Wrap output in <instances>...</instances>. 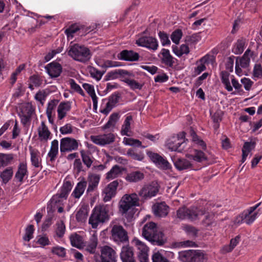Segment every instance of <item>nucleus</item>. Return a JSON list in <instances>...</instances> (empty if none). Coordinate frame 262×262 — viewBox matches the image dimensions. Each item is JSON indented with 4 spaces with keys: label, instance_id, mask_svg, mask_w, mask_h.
<instances>
[{
    "label": "nucleus",
    "instance_id": "nucleus-1",
    "mask_svg": "<svg viewBox=\"0 0 262 262\" xmlns=\"http://www.w3.org/2000/svg\"><path fill=\"white\" fill-rule=\"evenodd\" d=\"M159 190V185L156 182L144 185L138 192L125 194L119 203V211L127 221L131 223L134 220L135 206L139 205V198L142 201L150 199L156 196Z\"/></svg>",
    "mask_w": 262,
    "mask_h": 262
},
{
    "label": "nucleus",
    "instance_id": "nucleus-2",
    "mask_svg": "<svg viewBox=\"0 0 262 262\" xmlns=\"http://www.w3.org/2000/svg\"><path fill=\"white\" fill-rule=\"evenodd\" d=\"M110 219L109 206L107 205H96L92 210L90 216L89 223L92 228L96 229Z\"/></svg>",
    "mask_w": 262,
    "mask_h": 262
},
{
    "label": "nucleus",
    "instance_id": "nucleus-3",
    "mask_svg": "<svg viewBox=\"0 0 262 262\" xmlns=\"http://www.w3.org/2000/svg\"><path fill=\"white\" fill-rule=\"evenodd\" d=\"M142 235L154 244L161 246L165 243L163 233L158 230L157 225L154 222L148 223L144 226Z\"/></svg>",
    "mask_w": 262,
    "mask_h": 262
},
{
    "label": "nucleus",
    "instance_id": "nucleus-4",
    "mask_svg": "<svg viewBox=\"0 0 262 262\" xmlns=\"http://www.w3.org/2000/svg\"><path fill=\"white\" fill-rule=\"evenodd\" d=\"M69 56L74 60L85 62L91 58L90 51L86 47L75 44L70 47L68 52Z\"/></svg>",
    "mask_w": 262,
    "mask_h": 262
},
{
    "label": "nucleus",
    "instance_id": "nucleus-5",
    "mask_svg": "<svg viewBox=\"0 0 262 262\" xmlns=\"http://www.w3.org/2000/svg\"><path fill=\"white\" fill-rule=\"evenodd\" d=\"M180 258L183 262H207V255L201 250H190L182 252Z\"/></svg>",
    "mask_w": 262,
    "mask_h": 262
},
{
    "label": "nucleus",
    "instance_id": "nucleus-6",
    "mask_svg": "<svg viewBox=\"0 0 262 262\" xmlns=\"http://www.w3.org/2000/svg\"><path fill=\"white\" fill-rule=\"evenodd\" d=\"M187 143L185 140V133L182 132L176 137H172L167 141L166 146L171 151L182 152L185 150Z\"/></svg>",
    "mask_w": 262,
    "mask_h": 262
},
{
    "label": "nucleus",
    "instance_id": "nucleus-7",
    "mask_svg": "<svg viewBox=\"0 0 262 262\" xmlns=\"http://www.w3.org/2000/svg\"><path fill=\"white\" fill-rule=\"evenodd\" d=\"M133 244L137 250L138 258L140 262L148 261L149 248L146 244L137 238L132 241Z\"/></svg>",
    "mask_w": 262,
    "mask_h": 262
},
{
    "label": "nucleus",
    "instance_id": "nucleus-8",
    "mask_svg": "<svg viewBox=\"0 0 262 262\" xmlns=\"http://www.w3.org/2000/svg\"><path fill=\"white\" fill-rule=\"evenodd\" d=\"M116 139L115 135L113 133L104 134L90 136L91 140L95 144L100 146H104L113 143Z\"/></svg>",
    "mask_w": 262,
    "mask_h": 262
},
{
    "label": "nucleus",
    "instance_id": "nucleus-9",
    "mask_svg": "<svg viewBox=\"0 0 262 262\" xmlns=\"http://www.w3.org/2000/svg\"><path fill=\"white\" fill-rule=\"evenodd\" d=\"M112 237L116 242L124 243L128 241L127 231L121 225H115L111 230Z\"/></svg>",
    "mask_w": 262,
    "mask_h": 262
},
{
    "label": "nucleus",
    "instance_id": "nucleus-10",
    "mask_svg": "<svg viewBox=\"0 0 262 262\" xmlns=\"http://www.w3.org/2000/svg\"><path fill=\"white\" fill-rule=\"evenodd\" d=\"M79 142L74 138L66 137L62 138L60 142L61 152L76 150L78 148Z\"/></svg>",
    "mask_w": 262,
    "mask_h": 262
},
{
    "label": "nucleus",
    "instance_id": "nucleus-11",
    "mask_svg": "<svg viewBox=\"0 0 262 262\" xmlns=\"http://www.w3.org/2000/svg\"><path fill=\"white\" fill-rule=\"evenodd\" d=\"M34 111L33 106L30 103H26L21 106L18 116L20 118L21 122L24 125H26L30 121Z\"/></svg>",
    "mask_w": 262,
    "mask_h": 262
},
{
    "label": "nucleus",
    "instance_id": "nucleus-12",
    "mask_svg": "<svg viewBox=\"0 0 262 262\" xmlns=\"http://www.w3.org/2000/svg\"><path fill=\"white\" fill-rule=\"evenodd\" d=\"M136 43L139 46L146 48L149 50L156 51L159 45L157 39L151 36H143L136 40Z\"/></svg>",
    "mask_w": 262,
    "mask_h": 262
},
{
    "label": "nucleus",
    "instance_id": "nucleus-13",
    "mask_svg": "<svg viewBox=\"0 0 262 262\" xmlns=\"http://www.w3.org/2000/svg\"><path fill=\"white\" fill-rule=\"evenodd\" d=\"M72 188V185L70 181H64L60 191L51 199V202L57 203L60 201V199H66Z\"/></svg>",
    "mask_w": 262,
    "mask_h": 262
},
{
    "label": "nucleus",
    "instance_id": "nucleus-14",
    "mask_svg": "<svg viewBox=\"0 0 262 262\" xmlns=\"http://www.w3.org/2000/svg\"><path fill=\"white\" fill-rule=\"evenodd\" d=\"M118 186V182L116 180L110 183L103 189L102 192V195L103 196V200L105 202L110 201L112 198L115 196Z\"/></svg>",
    "mask_w": 262,
    "mask_h": 262
},
{
    "label": "nucleus",
    "instance_id": "nucleus-15",
    "mask_svg": "<svg viewBox=\"0 0 262 262\" xmlns=\"http://www.w3.org/2000/svg\"><path fill=\"white\" fill-rule=\"evenodd\" d=\"M147 155L159 168L163 169H169L171 168L169 163L158 154L148 151Z\"/></svg>",
    "mask_w": 262,
    "mask_h": 262
},
{
    "label": "nucleus",
    "instance_id": "nucleus-16",
    "mask_svg": "<svg viewBox=\"0 0 262 262\" xmlns=\"http://www.w3.org/2000/svg\"><path fill=\"white\" fill-rule=\"evenodd\" d=\"M116 253L111 247L105 246L101 250V259L102 262H116Z\"/></svg>",
    "mask_w": 262,
    "mask_h": 262
},
{
    "label": "nucleus",
    "instance_id": "nucleus-17",
    "mask_svg": "<svg viewBox=\"0 0 262 262\" xmlns=\"http://www.w3.org/2000/svg\"><path fill=\"white\" fill-rule=\"evenodd\" d=\"M39 139L40 141L47 142L52 138V134L45 122L42 121L37 128Z\"/></svg>",
    "mask_w": 262,
    "mask_h": 262
},
{
    "label": "nucleus",
    "instance_id": "nucleus-18",
    "mask_svg": "<svg viewBox=\"0 0 262 262\" xmlns=\"http://www.w3.org/2000/svg\"><path fill=\"white\" fill-rule=\"evenodd\" d=\"M122 262H136L133 248L129 245L123 246L120 253Z\"/></svg>",
    "mask_w": 262,
    "mask_h": 262
},
{
    "label": "nucleus",
    "instance_id": "nucleus-19",
    "mask_svg": "<svg viewBox=\"0 0 262 262\" xmlns=\"http://www.w3.org/2000/svg\"><path fill=\"white\" fill-rule=\"evenodd\" d=\"M152 210L156 216L163 217L168 214L169 207L164 202L158 203L153 206Z\"/></svg>",
    "mask_w": 262,
    "mask_h": 262
},
{
    "label": "nucleus",
    "instance_id": "nucleus-20",
    "mask_svg": "<svg viewBox=\"0 0 262 262\" xmlns=\"http://www.w3.org/2000/svg\"><path fill=\"white\" fill-rule=\"evenodd\" d=\"M260 203L256 204L255 206L251 207L247 210L243 212L245 218V223L248 225L252 224L257 218V213L253 212L260 205Z\"/></svg>",
    "mask_w": 262,
    "mask_h": 262
},
{
    "label": "nucleus",
    "instance_id": "nucleus-21",
    "mask_svg": "<svg viewBox=\"0 0 262 262\" xmlns=\"http://www.w3.org/2000/svg\"><path fill=\"white\" fill-rule=\"evenodd\" d=\"M46 70L51 77H57L61 73L62 67L59 63L53 62L47 66Z\"/></svg>",
    "mask_w": 262,
    "mask_h": 262
},
{
    "label": "nucleus",
    "instance_id": "nucleus-22",
    "mask_svg": "<svg viewBox=\"0 0 262 262\" xmlns=\"http://www.w3.org/2000/svg\"><path fill=\"white\" fill-rule=\"evenodd\" d=\"M100 175L97 173H90L88 177L89 183L87 192H92L96 189L99 183Z\"/></svg>",
    "mask_w": 262,
    "mask_h": 262
},
{
    "label": "nucleus",
    "instance_id": "nucleus-23",
    "mask_svg": "<svg viewBox=\"0 0 262 262\" xmlns=\"http://www.w3.org/2000/svg\"><path fill=\"white\" fill-rule=\"evenodd\" d=\"M71 108V104L70 102H61L57 108V118L59 120L63 119Z\"/></svg>",
    "mask_w": 262,
    "mask_h": 262
},
{
    "label": "nucleus",
    "instance_id": "nucleus-24",
    "mask_svg": "<svg viewBox=\"0 0 262 262\" xmlns=\"http://www.w3.org/2000/svg\"><path fill=\"white\" fill-rule=\"evenodd\" d=\"M119 58L125 61H135L139 59V55L133 51L125 50L120 52Z\"/></svg>",
    "mask_w": 262,
    "mask_h": 262
},
{
    "label": "nucleus",
    "instance_id": "nucleus-25",
    "mask_svg": "<svg viewBox=\"0 0 262 262\" xmlns=\"http://www.w3.org/2000/svg\"><path fill=\"white\" fill-rule=\"evenodd\" d=\"M87 182L84 179L78 182L72 192L71 196L76 199H79L83 194Z\"/></svg>",
    "mask_w": 262,
    "mask_h": 262
},
{
    "label": "nucleus",
    "instance_id": "nucleus-26",
    "mask_svg": "<svg viewBox=\"0 0 262 262\" xmlns=\"http://www.w3.org/2000/svg\"><path fill=\"white\" fill-rule=\"evenodd\" d=\"M89 211V207L88 205H81L76 214L77 221L79 222H84L88 217Z\"/></svg>",
    "mask_w": 262,
    "mask_h": 262
},
{
    "label": "nucleus",
    "instance_id": "nucleus-27",
    "mask_svg": "<svg viewBox=\"0 0 262 262\" xmlns=\"http://www.w3.org/2000/svg\"><path fill=\"white\" fill-rule=\"evenodd\" d=\"M143 173L139 171H134L126 174L125 179L129 183H137L143 179Z\"/></svg>",
    "mask_w": 262,
    "mask_h": 262
},
{
    "label": "nucleus",
    "instance_id": "nucleus-28",
    "mask_svg": "<svg viewBox=\"0 0 262 262\" xmlns=\"http://www.w3.org/2000/svg\"><path fill=\"white\" fill-rule=\"evenodd\" d=\"M28 175L27 164L26 162H20L18 166L15 178L19 182L23 181L24 177Z\"/></svg>",
    "mask_w": 262,
    "mask_h": 262
},
{
    "label": "nucleus",
    "instance_id": "nucleus-29",
    "mask_svg": "<svg viewBox=\"0 0 262 262\" xmlns=\"http://www.w3.org/2000/svg\"><path fill=\"white\" fill-rule=\"evenodd\" d=\"M14 159V156L13 154L0 152V168H4L11 165Z\"/></svg>",
    "mask_w": 262,
    "mask_h": 262
},
{
    "label": "nucleus",
    "instance_id": "nucleus-30",
    "mask_svg": "<svg viewBox=\"0 0 262 262\" xmlns=\"http://www.w3.org/2000/svg\"><path fill=\"white\" fill-rule=\"evenodd\" d=\"M205 211L196 207H191L188 209L189 220L191 221L199 219L200 216L205 214Z\"/></svg>",
    "mask_w": 262,
    "mask_h": 262
},
{
    "label": "nucleus",
    "instance_id": "nucleus-31",
    "mask_svg": "<svg viewBox=\"0 0 262 262\" xmlns=\"http://www.w3.org/2000/svg\"><path fill=\"white\" fill-rule=\"evenodd\" d=\"M31 162L32 165L36 168H42L41 159L39 156V152L32 148H30Z\"/></svg>",
    "mask_w": 262,
    "mask_h": 262
},
{
    "label": "nucleus",
    "instance_id": "nucleus-32",
    "mask_svg": "<svg viewBox=\"0 0 262 262\" xmlns=\"http://www.w3.org/2000/svg\"><path fill=\"white\" fill-rule=\"evenodd\" d=\"M123 75L131 76L132 75V74L125 70H115L114 71H110L107 73V74L105 76V80L108 81L110 80L115 79L118 78V75Z\"/></svg>",
    "mask_w": 262,
    "mask_h": 262
},
{
    "label": "nucleus",
    "instance_id": "nucleus-33",
    "mask_svg": "<svg viewBox=\"0 0 262 262\" xmlns=\"http://www.w3.org/2000/svg\"><path fill=\"white\" fill-rule=\"evenodd\" d=\"M161 54L162 55L161 60L163 63L167 66L172 67L174 63V58L170 54L169 50L163 48L161 51Z\"/></svg>",
    "mask_w": 262,
    "mask_h": 262
},
{
    "label": "nucleus",
    "instance_id": "nucleus-34",
    "mask_svg": "<svg viewBox=\"0 0 262 262\" xmlns=\"http://www.w3.org/2000/svg\"><path fill=\"white\" fill-rule=\"evenodd\" d=\"M171 48L172 52L178 57L187 55L190 52L188 46L186 44H182L180 46L172 45Z\"/></svg>",
    "mask_w": 262,
    "mask_h": 262
},
{
    "label": "nucleus",
    "instance_id": "nucleus-35",
    "mask_svg": "<svg viewBox=\"0 0 262 262\" xmlns=\"http://www.w3.org/2000/svg\"><path fill=\"white\" fill-rule=\"evenodd\" d=\"M209 56H205L196 62V67L194 72L195 75H199L206 69V64L208 63Z\"/></svg>",
    "mask_w": 262,
    "mask_h": 262
},
{
    "label": "nucleus",
    "instance_id": "nucleus-36",
    "mask_svg": "<svg viewBox=\"0 0 262 262\" xmlns=\"http://www.w3.org/2000/svg\"><path fill=\"white\" fill-rule=\"evenodd\" d=\"M80 154L83 163L88 168H90L94 162V158L88 151L82 149L80 151Z\"/></svg>",
    "mask_w": 262,
    "mask_h": 262
},
{
    "label": "nucleus",
    "instance_id": "nucleus-37",
    "mask_svg": "<svg viewBox=\"0 0 262 262\" xmlns=\"http://www.w3.org/2000/svg\"><path fill=\"white\" fill-rule=\"evenodd\" d=\"M251 55V51L249 49H247L242 57L236 58V62H238L241 67L246 68L249 64Z\"/></svg>",
    "mask_w": 262,
    "mask_h": 262
},
{
    "label": "nucleus",
    "instance_id": "nucleus-38",
    "mask_svg": "<svg viewBox=\"0 0 262 262\" xmlns=\"http://www.w3.org/2000/svg\"><path fill=\"white\" fill-rule=\"evenodd\" d=\"M231 76L227 71H222L221 72V77L222 83L224 84L225 89L228 92H231L233 90V87L231 85L230 80Z\"/></svg>",
    "mask_w": 262,
    "mask_h": 262
},
{
    "label": "nucleus",
    "instance_id": "nucleus-39",
    "mask_svg": "<svg viewBox=\"0 0 262 262\" xmlns=\"http://www.w3.org/2000/svg\"><path fill=\"white\" fill-rule=\"evenodd\" d=\"M58 141L57 140H54L51 142L50 149L48 153V156L51 161H54L58 154Z\"/></svg>",
    "mask_w": 262,
    "mask_h": 262
},
{
    "label": "nucleus",
    "instance_id": "nucleus-40",
    "mask_svg": "<svg viewBox=\"0 0 262 262\" xmlns=\"http://www.w3.org/2000/svg\"><path fill=\"white\" fill-rule=\"evenodd\" d=\"M122 81L125 83L132 90H140L142 89L144 85L143 83L139 82L136 80L128 77H124Z\"/></svg>",
    "mask_w": 262,
    "mask_h": 262
},
{
    "label": "nucleus",
    "instance_id": "nucleus-41",
    "mask_svg": "<svg viewBox=\"0 0 262 262\" xmlns=\"http://www.w3.org/2000/svg\"><path fill=\"white\" fill-rule=\"evenodd\" d=\"M82 86L91 97L94 107H96L98 103V97L95 94L94 86L88 83H84Z\"/></svg>",
    "mask_w": 262,
    "mask_h": 262
},
{
    "label": "nucleus",
    "instance_id": "nucleus-42",
    "mask_svg": "<svg viewBox=\"0 0 262 262\" xmlns=\"http://www.w3.org/2000/svg\"><path fill=\"white\" fill-rule=\"evenodd\" d=\"M97 236L93 234L90 237L89 241L85 246V250L90 253H94L97 246Z\"/></svg>",
    "mask_w": 262,
    "mask_h": 262
},
{
    "label": "nucleus",
    "instance_id": "nucleus-43",
    "mask_svg": "<svg viewBox=\"0 0 262 262\" xmlns=\"http://www.w3.org/2000/svg\"><path fill=\"white\" fill-rule=\"evenodd\" d=\"M191 152V151H190V152ZM187 156L188 158L198 162H202L207 159L205 154L203 151L196 149L194 150V154L190 153V154H188Z\"/></svg>",
    "mask_w": 262,
    "mask_h": 262
},
{
    "label": "nucleus",
    "instance_id": "nucleus-44",
    "mask_svg": "<svg viewBox=\"0 0 262 262\" xmlns=\"http://www.w3.org/2000/svg\"><path fill=\"white\" fill-rule=\"evenodd\" d=\"M123 170V167L116 165L106 173V178L108 180L115 179L121 174Z\"/></svg>",
    "mask_w": 262,
    "mask_h": 262
},
{
    "label": "nucleus",
    "instance_id": "nucleus-45",
    "mask_svg": "<svg viewBox=\"0 0 262 262\" xmlns=\"http://www.w3.org/2000/svg\"><path fill=\"white\" fill-rule=\"evenodd\" d=\"M176 167L180 170H184L188 169L191 167V163L186 159H178L174 163Z\"/></svg>",
    "mask_w": 262,
    "mask_h": 262
},
{
    "label": "nucleus",
    "instance_id": "nucleus-46",
    "mask_svg": "<svg viewBox=\"0 0 262 262\" xmlns=\"http://www.w3.org/2000/svg\"><path fill=\"white\" fill-rule=\"evenodd\" d=\"M133 118L132 116H127L125 118L123 124L122 125L121 130V134L122 136H129L128 132L130 131V124Z\"/></svg>",
    "mask_w": 262,
    "mask_h": 262
},
{
    "label": "nucleus",
    "instance_id": "nucleus-47",
    "mask_svg": "<svg viewBox=\"0 0 262 262\" xmlns=\"http://www.w3.org/2000/svg\"><path fill=\"white\" fill-rule=\"evenodd\" d=\"M255 144L254 142H246L245 143L243 148L242 149V162L244 163L246 158L249 155V154L251 152L252 149L254 147Z\"/></svg>",
    "mask_w": 262,
    "mask_h": 262
},
{
    "label": "nucleus",
    "instance_id": "nucleus-48",
    "mask_svg": "<svg viewBox=\"0 0 262 262\" xmlns=\"http://www.w3.org/2000/svg\"><path fill=\"white\" fill-rule=\"evenodd\" d=\"M246 44V40L243 38L237 40L234 44L232 51L235 54H240L242 53L245 49Z\"/></svg>",
    "mask_w": 262,
    "mask_h": 262
},
{
    "label": "nucleus",
    "instance_id": "nucleus-49",
    "mask_svg": "<svg viewBox=\"0 0 262 262\" xmlns=\"http://www.w3.org/2000/svg\"><path fill=\"white\" fill-rule=\"evenodd\" d=\"M190 135L192 142L200 148L205 150L206 148V144L205 142L200 138L193 130H191Z\"/></svg>",
    "mask_w": 262,
    "mask_h": 262
},
{
    "label": "nucleus",
    "instance_id": "nucleus-50",
    "mask_svg": "<svg viewBox=\"0 0 262 262\" xmlns=\"http://www.w3.org/2000/svg\"><path fill=\"white\" fill-rule=\"evenodd\" d=\"M13 173L12 167H8L1 173L0 177L3 182L7 183L12 177Z\"/></svg>",
    "mask_w": 262,
    "mask_h": 262
},
{
    "label": "nucleus",
    "instance_id": "nucleus-51",
    "mask_svg": "<svg viewBox=\"0 0 262 262\" xmlns=\"http://www.w3.org/2000/svg\"><path fill=\"white\" fill-rule=\"evenodd\" d=\"M89 72L91 76L97 81H99L105 72V71H101L93 67L89 68Z\"/></svg>",
    "mask_w": 262,
    "mask_h": 262
},
{
    "label": "nucleus",
    "instance_id": "nucleus-52",
    "mask_svg": "<svg viewBox=\"0 0 262 262\" xmlns=\"http://www.w3.org/2000/svg\"><path fill=\"white\" fill-rule=\"evenodd\" d=\"M55 232L56 235L59 238L62 237L66 231V226L62 221L57 222L55 225Z\"/></svg>",
    "mask_w": 262,
    "mask_h": 262
},
{
    "label": "nucleus",
    "instance_id": "nucleus-53",
    "mask_svg": "<svg viewBox=\"0 0 262 262\" xmlns=\"http://www.w3.org/2000/svg\"><path fill=\"white\" fill-rule=\"evenodd\" d=\"M70 241L72 245L77 248L80 249L82 247L83 243L81 237L78 234H73L70 236Z\"/></svg>",
    "mask_w": 262,
    "mask_h": 262
},
{
    "label": "nucleus",
    "instance_id": "nucleus-54",
    "mask_svg": "<svg viewBox=\"0 0 262 262\" xmlns=\"http://www.w3.org/2000/svg\"><path fill=\"white\" fill-rule=\"evenodd\" d=\"M58 102V101L55 99L52 100L48 102L46 110V114L48 120H50L52 118L53 111L56 108Z\"/></svg>",
    "mask_w": 262,
    "mask_h": 262
},
{
    "label": "nucleus",
    "instance_id": "nucleus-55",
    "mask_svg": "<svg viewBox=\"0 0 262 262\" xmlns=\"http://www.w3.org/2000/svg\"><path fill=\"white\" fill-rule=\"evenodd\" d=\"M79 30L80 28L79 26L76 24H74L66 29L64 31V33L68 39H72L74 37V34Z\"/></svg>",
    "mask_w": 262,
    "mask_h": 262
},
{
    "label": "nucleus",
    "instance_id": "nucleus-56",
    "mask_svg": "<svg viewBox=\"0 0 262 262\" xmlns=\"http://www.w3.org/2000/svg\"><path fill=\"white\" fill-rule=\"evenodd\" d=\"M29 82V88L32 90L34 87L40 86L42 83V81L38 76L33 75L30 77Z\"/></svg>",
    "mask_w": 262,
    "mask_h": 262
},
{
    "label": "nucleus",
    "instance_id": "nucleus-57",
    "mask_svg": "<svg viewBox=\"0 0 262 262\" xmlns=\"http://www.w3.org/2000/svg\"><path fill=\"white\" fill-rule=\"evenodd\" d=\"M123 143L125 145L135 147H141L142 143L138 139L124 137L123 139Z\"/></svg>",
    "mask_w": 262,
    "mask_h": 262
},
{
    "label": "nucleus",
    "instance_id": "nucleus-58",
    "mask_svg": "<svg viewBox=\"0 0 262 262\" xmlns=\"http://www.w3.org/2000/svg\"><path fill=\"white\" fill-rule=\"evenodd\" d=\"M188 209L186 207L180 208L177 211V216L181 220H188Z\"/></svg>",
    "mask_w": 262,
    "mask_h": 262
},
{
    "label": "nucleus",
    "instance_id": "nucleus-59",
    "mask_svg": "<svg viewBox=\"0 0 262 262\" xmlns=\"http://www.w3.org/2000/svg\"><path fill=\"white\" fill-rule=\"evenodd\" d=\"M51 252L59 257H64L66 254V250L62 247L56 246L52 248Z\"/></svg>",
    "mask_w": 262,
    "mask_h": 262
},
{
    "label": "nucleus",
    "instance_id": "nucleus-60",
    "mask_svg": "<svg viewBox=\"0 0 262 262\" xmlns=\"http://www.w3.org/2000/svg\"><path fill=\"white\" fill-rule=\"evenodd\" d=\"M34 231V226L32 225H29L25 230V234L23 239L25 241L29 242L33 237V233Z\"/></svg>",
    "mask_w": 262,
    "mask_h": 262
},
{
    "label": "nucleus",
    "instance_id": "nucleus-61",
    "mask_svg": "<svg viewBox=\"0 0 262 262\" xmlns=\"http://www.w3.org/2000/svg\"><path fill=\"white\" fill-rule=\"evenodd\" d=\"M182 35L183 33L181 30L177 29L175 30L171 33L170 36L172 41L176 45H178L182 37Z\"/></svg>",
    "mask_w": 262,
    "mask_h": 262
},
{
    "label": "nucleus",
    "instance_id": "nucleus-62",
    "mask_svg": "<svg viewBox=\"0 0 262 262\" xmlns=\"http://www.w3.org/2000/svg\"><path fill=\"white\" fill-rule=\"evenodd\" d=\"M47 93L44 90L38 91L35 95V99L39 102L41 106L44 104L46 101Z\"/></svg>",
    "mask_w": 262,
    "mask_h": 262
},
{
    "label": "nucleus",
    "instance_id": "nucleus-63",
    "mask_svg": "<svg viewBox=\"0 0 262 262\" xmlns=\"http://www.w3.org/2000/svg\"><path fill=\"white\" fill-rule=\"evenodd\" d=\"M71 88L75 92L78 93L82 96H84V93L79 85L76 83L74 79H71L69 81Z\"/></svg>",
    "mask_w": 262,
    "mask_h": 262
},
{
    "label": "nucleus",
    "instance_id": "nucleus-64",
    "mask_svg": "<svg viewBox=\"0 0 262 262\" xmlns=\"http://www.w3.org/2000/svg\"><path fill=\"white\" fill-rule=\"evenodd\" d=\"M152 262H169L159 251L155 252L152 256Z\"/></svg>",
    "mask_w": 262,
    "mask_h": 262
}]
</instances>
